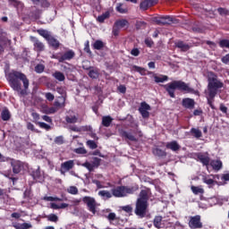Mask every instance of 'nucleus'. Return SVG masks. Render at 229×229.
Here are the masks:
<instances>
[{"label":"nucleus","mask_w":229,"mask_h":229,"mask_svg":"<svg viewBox=\"0 0 229 229\" xmlns=\"http://www.w3.org/2000/svg\"><path fill=\"white\" fill-rule=\"evenodd\" d=\"M119 135L122 139H124V140H131V142H137L138 140L131 132H128L123 129L119 130Z\"/></svg>","instance_id":"obj_15"},{"label":"nucleus","mask_w":229,"mask_h":229,"mask_svg":"<svg viewBox=\"0 0 229 229\" xmlns=\"http://www.w3.org/2000/svg\"><path fill=\"white\" fill-rule=\"evenodd\" d=\"M74 56H76V53L74 52V50L69 49L61 55H54V58H55V60H58L60 64H63V62H71V60H72Z\"/></svg>","instance_id":"obj_7"},{"label":"nucleus","mask_w":229,"mask_h":229,"mask_svg":"<svg viewBox=\"0 0 229 229\" xmlns=\"http://www.w3.org/2000/svg\"><path fill=\"white\" fill-rule=\"evenodd\" d=\"M56 112H58V108L56 107H48L46 110V114H56Z\"/></svg>","instance_id":"obj_61"},{"label":"nucleus","mask_w":229,"mask_h":229,"mask_svg":"<svg viewBox=\"0 0 229 229\" xmlns=\"http://www.w3.org/2000/svg\"><path fill=\"white\" fill-rule=\"evenodd\" d=\"M89 78H92V80H98L99 78V71L98 69H92L89 72Z\"/></svg>","instance_id":"obj_38"},{"label":"nucleus","mask_w":229,"mask_h":229,"mask_svg":"<svg viewBox=\"0 0 229 229\" xmlns=\"http://www.w3.org/2000/svg\"><path fill=\"white\" fill-rule=\"evenodd\" d=\"M148 110H151V106L146 102H141L139 112L141 114L143 119L149 117V112Z\"/></svg>","instance_id":"obj_13"},{"label":"nucleus","mask_w":229,"mask_h":229,"mask_svg":"<svg viewBox=\"0 0 229 229\" xmlns=\"http://www.w3.org/2000/svg\"><path fill=\"white\" fill-rule=\"evenodd\" d=\"M106 218L112 222V221H115L117 220V216L115 215V213H109L107 216H106Z\"/></svg>","instance_id":"obj_55"},{"label":"nucleus","mask_w":229,"mask_h":229,"mask_svg":"<svg viewBox=\"0 0 229 229\" xmlns=\"http://www.w3.org/2000/svg\"><path fill=\"white\" fill-rule=\"evenodd\" d=\"M82 167H86V169H88L89 173H92V171H94V165H92V163L85 162L82 164Z\"/></svg>","instance_id":"obj_44"},{"label":"nucleus","mask_w":229,"mask_h":229,"mask_svg":"<svg viewBox=\"0 0 229 229\" xmlns=\"http://www.w3.org/2000/svg\"><path fill=\"white\" fill-rule=\"evenodd\" d=\"M27 130H30V131H35V133H38V130L35 128V125L31 123V122L27 123Z\"/></svg>","instance_id":"obj_48"},{"label":"nucleus","mask_w":229,"mask_h":229,"mask_svg":"<svg viewBox=\"0 0 229 229\" xmlns=\"http://www.w3.org/2000/svg\"><path fill=\"white\" fill-rule=\"evenodd\" d=\"M23 198L25 199V203H30L33 195L31 194V190L27 189L25 190L24 193H23Z\"/></svg>","instance_id":"obj_29"},{"label":"nucleus","mask_w":229,"mask_h":229,"mask_svg":"<svg viewBox=\"0 0 229 229\" xmlns=\"http://www.w3.org/2000/svg\"><path fill=\"white\" fill-rule=\"evenodd\" d=\"M46 66L42 64H38L35 66V72L38 74H42V72L45 71Z\"/></svg>","instance_id":"obj_41"},{"label":"nucleus","mask_w":229,"mask_h":229,"mask_svg":"<svg viewBox=\"0 0 229 229\" xmlns=\"http://www.w3.org/2000/svg\"><path fill=\"white\" fill-rule=\"evenodd\" d=\"M189 133L195 139H201V137H203V133L201 132V130L197 128H191Z\"/></svg>","instance_id":"obj_21"},{"label":"nucleus","mask_w":229,"mask_h":229,"mask_svg":"<svg viewBox=\"0 0 229 229\" xmlns=\"http://www.w3.org/2000/svg\"><path fill=\"white\" fill-rule=\"evenodd\" d=\"M52 76L57 80V81H65V75L62 72L56 71L52 74Z\"/></svg>","instance_id":"obj_27"},{"label":"nucleus","mask_w":229,"mask_h":229,"mask_svg":"<svg viewBox=\"0 0 229 229\" xmlns=\"http://www.w3.org/2000/svg\"><path fill=\"white\" fill-rule=\"evenodd\" d=\"M191 192H193V194H195L196 196H198V194H203L205 192V190H203V188L201 187H198V186H191Z\"/></svg>","instance_id":"obj_39"},{"label":"nucleus","mask_w":229,"mask_h":229,"mask_svg":"<svg viewBox=\"0 0 229 229\" xmlns=\"http://www.w3.org/2000/svg\"><path fill=\"white\" fill-rule=\"evenodd\" d=\"M156 23L159 26H166L169 24H176L178 23V20L171 17V16H163L156 19Z\"/></svg>","instance_id":"obj_9"},{"label":"nucleus","mask_w":229,"mask_h":229,"mask_svg":"<svg viewBox=\"0 0 229 229\" xmlns=\"http://www.w3.org/2000/svg\"><path fill=\"white\" fill-rule=\"evenodd\" d=\"M54 142L57 144L58 146H62V144L65 143V140H64V136H57L54 140Z\"/></svg>","instance_id":"obj_42"},{"label":"nucleus","mask_w":229,"mask_h":229,"mask_svg":"<svg viewBox=\"0 0 229 229\" xmlns=\"http://www.w3.org/2000/svg\"><path fill=\"white\" fill-rule=\"evenodd\" d=\"M225 84L217 79V75L214 72H210L208 78V89L206 90V97L208 100V105L212 108V110H216V106H214V98L217 96L220 89H223Z\"/></svg>","instance_id":"obj_2"},{"label":"nucleus","mask_w":229,"mask_h":229,"mask_svg":"<svg viewBox=\"0 0 229 229\" xmlns=\"http://www.w3.org/2000/svg\"><path fill=\"white\" fill-rule=\"evenodd\" d=\"M67 191L69 194L76 195L78 194V188L76 186H70Z\"/></svg>","instance_id":"obj_52"},{"label":"nucleus","mask_w":229,"mask_h":229,"mask_svg":"<svg viewBox=\"0 0 229 229\" xmlns=\"http://www.w3.org/2000/svg\"><path fill=\"white\" fill-rule=\"evenodd\" d=\"M165 148L166 149H171V151H178L180 150V144H178V141L174 140L166 143Z\"/></svg>","instance_id":"obj_18"},{"label":"nucleus","mask_w":229,"mask_h":229,"mask_svg":"<svg viewBox=\"0 0 229 229\" xmlns=\"http://www.w3.org/2000/svg\"><path fill=\"white\" fill-rule=\"evenodd\" d=\"M103 47H105V43L102 40L98 39L93 44V48L97 51H101Z\"/></svg>","instance_id":"obj_34"},{"label":"nucleus","mask_w":229,"mask_h":229,"mask_svg":"<svg viewBox=\"0 0 229 229\" xmlns=\"http://www.w3.org/2000/svg\"><path fill=\"white\" fill-rule=\"evenodd\" d=\"M47 41L51 47H54V49H58V47H60V41H58V39L55 38L53 36H51Z\"/></svg>","instance_id":"obj_20"},{"label":"nucleus","mask_w":229,"mask_h":229,"mask_svg":"<svg viewBox=\"0 0 229 229\" xmlns=\"http://www.w3.org/2000/svg\"><path fill=\"white\" fill-rule=\"evenodd\" d=\"M65 121L69 124H74V123H78V116H76V115H67V116H65Z\"/></svg>","instance_id":"obj_36"},{"label":"nucleus","mask_w":229,"mask_h":229,"mask_svg":"<svg viewBox=\"0 0 229 229\" xmlns=\"http://www.w3.org/2000/svg\"><path fill=\"white\" fill-rule=\"evenodd\" d=\"M98 196H100V198H102V199H110V198H112V196H114L112 194V191L110 192L109 191L106 190H102L98 191Z\"/></svg>","instance_id":"obj_22"},{"label":"nucleus","mask_w":229,"mask_h":229,"mask_svg":"<svg viewBox=\"0 0 229 229\" xmlns=\"http://www.w3.org/2000/svg\"><path fill=\"white\" fill-rule=\"evenodd\" d=\"M195 157L203 165H208L210 164V157L208 153H196Z\"/></svg>","instance_id":"obj_14"},{"label":"nucleus","mask_w":229,"mask_h":229,"mask_svg":"<svg viewBox=\"0 0 229 229\" xmlns=\"http://www.w3.org/2000/svg\"><path fill=\"white\" fill-rule=\"evenodd\" d=\"M210 165L215 171H220L223 167V162H221V160H212Z\"/></svg>","instance_id":"obj_24"},{"label":"nucleus","mask_w":229,"mask_h":229,"mask_svg":"<svg viewBox=\"0 0 229 229\" xmlns=\"http://www.w3.org/2000/svg\"><path fill=\"white\" fill-rule=\"evenodd\" d=\"M55 90L58 94H60V96H63V98H65L67 91L64 87H57Z\"/></svg>","instance_id":"obj_45"},{"label":"nucleus","mask_w":229,"mask_h":229,"mask_svg":"<svg viewBox=\"0 0 229 229\" xmlns=\"http://www.w3.org/2000/svg\"><path fill=\"white\" fill-rule=\"evenodd\" d=\"M82 201L87 205L89 212H92V214H96V199L86 196L83 197Z\"/></svg>","instance_id":"obj_10"},{"label":"nucleus","mask_w":229,"mask_h":229,"mask_svg":"<svg viewBox=\"0 0 229 229\" xmlns=\"http://www.w3.org/2000/svg\"><path fill=\"white\" fill-rule=\"evenodd\" d=\"M182 105L184 108L192 110V108H194V105H196V102L192 98H186L182 99Z\"/></svg>","instance_id":"obj_16"},{"label":"nucleus","mask_w":229,"mask_h":229,"mask_svg":"<svg viewBox=\"0 0 229 229\" xmlns=\"http://www.w3.org/2000/svg\"><path fill=\"white\" fill-rule=\"evenodd\" d=\"M40 128H44V130H51V125L44 123V122H39L38 123Z\"/></svg>","instance_id":"obj_60"},{"label":"nucleus","mask_w":229,"mask_h":229,"mask_svg":"<svg viewBox=\"0 0 229 229\" xmlns=\"http://www.w3.org/2000/svg\"><path fill=\"white\" fill-rule=\"evenodd\" d=\"M116 11L119 13H128V9L123 8V4H117Z\"/></svg>","instance_id":"obj_47"},{"label":"nucleus","mask_w":229,"mask_h":229,"mask_svg":"<svg viewBox=\"0 0 229 229\" xmlns=\"http://www.w3.org/2000/svg\"><path fill=\"white\" fill-rule=\"evenodd\" d=\"M112 121H114V118L110 115L103 116L102 117V124L106 127L108 128L110 124H112Z\"/></svg>","instance_id":"obj_26"},{"label":"nucleus","mask_w":229,"mask_h":229,"mask_svg":"<svg viewBox=\"0 0 229 229\" xmlns=\"http://www.w3.org/2000/svg\"><path fill=\"white\" fill-rule=\"evenodd\" d=\"M47 101H54L55 100V95H53L51 92H47L45 95Z\"/></svg>","instance_id":"obj_63"},{"label":"nucleus","mask_w":229,"mask_h":229,"mask_svg":"<svg viewBox=\"0 0 229 229\" xmlns=\"http://www.w3.org/2000/svg\"><path fill=\"white\" fill-rule=\"evenodd\" d=\"M166 92H168L170 98H174V90H181L182 92H186L187 94H198V91L194 89L189 87V84L182 81H174L164 86Z\"/></svg>","instance_id":"obj_4"},{"label":"nucleus","mask_w":229,"mask_h":229,"mask_svg":"<svg viewBox=\"0 0 229 229\" xmlns=\"http://www.w3.org/2000/svg\"><path fill=\"white\" fill-rule=\"evenodd\" d=\"M84 51H85V53H88L89 55H90V53H92V52L90 51V45H89V40H87V41L85 42V44H84Z\"/></svg>","instance_id":"obj_58"},{"label":"nucleus","mask_w":229,"mask_h":229,"mask_svg":"<svg viewBox=\"0 0 229 229\" xmlns=\"http://www.w3.org/2000/svg\"><path fill=\"white\" fill-rule=\"evenodd\" d=\"M140 10L146 11L149 8V4L148 3V0H145L140 4Z\"/></svg>","instance_id":"obj_46"},{"label":"nucleus","mask_w":229,"mask_h":229,"mask_svg":"<svg viewBox=\"0 0 229 229\" xmlns=\"http://www.w3.org/2000/svg\"><path fill=\"white\" fill-rule=\"evenodd\" d=\"M37 33H38V35H40V37H43V38H46L47 40L51 37V32H49V30H46L44 29L38 30Z\"/></svg>","instance_id":"obj_28"},{"label":"nucleus","mask_w":229,"mask_h":229,"mask_svg":"<svg viewBox=\"0 0 229 229\" xmlns=\"http://www.w3.org/2000/svg\"><path fill=\"white\" fill-rule=\"evenodd\" d=\"M220 47H226L229 49V39H222L219 41Z\"/></svg>","instance_id":"obj_49"},{"label":"nucleus","mask_w":229,"mask_h":229,"mask_svg":"<svg viewBox=\"0 0 229 229\" xmlns=\"http://www.w3.org/2000/svg\"><path fill=\"white\" fill-rule=\"evenodd\" d=\"M152 153L153 155H155V157H167V152L158 148H153Z\"/></svg>","instance_id":"obj_25"},{"label":"nucleus","mask_w":229,"mask_h":229,"mask_svg":"<svg viewBox=\"0 0 229 229\" xmlns=\"http://www.w3.org/2000/svg\"><path fill=\"white\" fill-rule=\"evenodd\" d=\"M219 15H229V10L226 8L219 7L217 8Z\"/></svg>","instance_id":"obj_50"},{"label":"nucleus","mask_w":229,"mask_h":229,"mask_svg":"<svg viewBox=\"0 0 229 229\" xmlns=\"http://www.w3.org/2000/svg\"><path fill=\"white\" fill-rule=\"evenodd\" d=\"M167 80H169V77H167L166 75H154V81L156 83H164L165 81H167Z\"/></svg>","instance_id":"obj_33"},{"label":"nucleus","mask_w":229,"mask_h":229,"mask_svg":"<svg viewBox=\"0 0 229 229\" xmlns=\"http://www.w3.org/2000/svg\"><path fill=\"white\" fill-rule=\"evenodd\" d=\"M175 47H178V49H181V51H182L183 53H186V51H189V49H191L192 46H191V44L189 43H185L180 40L175 43Z\"/></svg>","instance_id":"obj_17"},{"label":"nucleus","mask_w":229,"mask_h":229,"mask_svg":"<svg viewBox=\"0 0 229 229\" xmlns=\"http://www.w3.org/2000/svg\"><path fill=\"white\" fill-rule=\"evenodd\" d=\"M149 194H151V190L149 188H144L140 191L139 198L136 200L134 214L139 216L140 219L146 217V214H148Z\"/></svg>","instance_id":"obj_3"},{"label":"nucleus","mask_w":229,"mask_h":229,"mask_svg":"<svg viewBox=\"0 0 229 229\" xmlns=\"http://www.w3.org/2000/svg\"><path fill=\"white\" fill-rule=\"evenodd\" d=\"M32 176L34 180H38L42 176V172H40V166H38V168L34 171H32Z\"/></svg>","instance_id":"obj_40"},{"label":"nucleus","mask_w":229,"mask_h":229,"mask_svg":"<svg viewBox=\"0 0 229 229\" xmlns=\"http://www.w3.org/2000/svg\"><path fill=\"white\" fill-rule=\"evenodd\" d=\"M129 22L126 20H119L114 22V26L116 28H119L120 30L123 28H126V26H129Z\"/></svg>","instance_id":"obj_32"},{"label":"nucleus","mask_w":229,"mask_h":229,"mask_svg":"<svg viewBox=\"0 0 229 229\" xmlns=\"http://www.w3.org/2000/svg\"><path fill=\"white\" fill-rule=\"evenodd\" d=\"M87 146H89V148L90 149H97L98 148V144L96 143V141H94L92 140H89L87 141Z\"/></svg>","instance_id":"obj_43"},{"label":"nucleus","mask_w":229,"mask_h":229,"mask_svg":"<svg viewBox=\"0 0 229 229\" xmlns=\"http://www.w3.org/2000/svg\"><path fill=\"white\" fill-rule=\"evenodd\" d=\"M13 226L15 229H30V228H33V225H31V224H30V223H23V224L15 223V224H13Z\"/></svg>","instance_id":"obj_23"},{"label":"nucleus","mask_w":229,"mask_h":229,"mask_svg":"<svg viewBox=\"0 0 229 229\" xmlns=\"http://www.w3.org/2000/svg\"><path fill=\"white\" fill-rule=\"evenodd\" d=\"M30 40L33 43L34 51L37 53H42V51L46 50V45H44L38 38L31 36Z\"/></svg>","instance_id":"obj_11"},{"label":"nucleus","mask_w":229,"mask_h":229,"mask_svg":"<svg viewBox=\"0 0 229 229\" xmlns=\"http://www.w3.org/2000/svg\"><path fill=\"white\" fill-rule=\"evenodd\" d=\"M74 168V160H68L61 164L60 173L61 174H65L69 173L71 169Z\"/></svg>","instance_id":"obj_12"},{"label":"nucleus","mask_w":229,"mask_h":229,"mask_svg":"<svg viewBox=\"0 0 229 229\" xmlns=\"http://www.w3.org/2000/svg\"><path fill=\"white\" fill-rule=\"evenodd\" d=\"M43 199L45 201H62V199L58 198V197H44Z\"/></svg>","instance_id":"obj_51"},{"label":"nucleus","mask_w":229,"mask_h":229,"mask_svg":"<svg viewBox=\"0 0 229 229\" xmlns=\"http://www.w3.org/2000/svg\"><path fill=\"white\" fill-rule=\"evenodd\" d=\"M131 71H134L135 72H139L140 74H141V76H146V69L140 66L133 65L131 68Z\"/></svg>","instance_id":"obj_37"},{"label":"nucleus","mask_w":229,"mask_h":229,"mask_svg":"<svg viewBox=\"0 0 229 229\" xmlns=\"http://www.w3.org/2000/svg\"><path fill=\"white\" fill-rule=\"evenodd\" d=\"M47 219L49 221H51L52 223H56V221H58V216L55 215V214H51L47 216Z\"/></svg>","instance_id":"obj_56"},{"label":"nucleus","mask_w":229,"mask_h":229,"mask_svg":"<svg viewBox=\"0 0 229 229\" xmlns=\"http://www.w3.org/2000/svg\"><path fill=\"white\" fill-rule=\"evenodd\" d=\"M11 165L14 174H19V173H22V171H27L28 169V163L20 160L12 159Z\"/></svg>","instance_id":"obj_6"},{"label":"nucleus","mask_w":229,"mask_h":229,"mask_svg":"<svg viewBox=\"0 0 229 229\" xmlns=\"http://www.w3.org/2000/svg\"><path fill=\"white\" fill-rule=\"evenodd\" d=\"M69 207V204L67 203H62L61 205H58L56 203H51L50 208L54 210H60V208H67Z\"/></svg>","instance_id":"obj_35"},{"label":"nucleus","mask_w":229,"mask_h":229,"mask_svg":"<svg viewBox=\"0 0 229 229\" xmlns=\"http://www.w3.org/2000/svg\"><path fill=\"white\" fill-rule=\"evenodd\" d=\"M7 81L11 89L15 90V92H20L21 96L24 95V90H28V89H30V80L26 74L22 73V72L13 70L8 73ZM21 81H22L24 90H22V84Z\"/></svg>","instance_id":"obj_1"},{"label":"nucleus","mask_w":229,"mask_h":229,"mask_svg":"<svg viewBox=\"0 0 229 229\" xmlns=\"http://www.w3.org/2000/svg\"><path fill=\"white\" fill-rule=\"evenodd\" d=\"M108 19V13H104L100 16L98 17L97 21H98V22H105V20Z\"/></svg>","instance_id":"obj_57"},{"label":"nucleus","mask_w":229,"mask_h":229,"mask_svg":"<svg viewBox=\"0 0 229 229\" xmlns=\"http://www.w3.org/2000/svg\"><path fill=\"white\" fill-rule=\"evenodd\" d=\"M74 152L77 153V155H86L87 149H85V148H75Z\"/></svg>","instance_id":"obj_54"},{"label":"nucleus","mask_w":229,"mask_h":229,"mask_svg":"<svg viewBox=\"0 0 229 229\" xmlns=\"http://www.w3.org/2000/svg\"><path fill=\"white\" fill-rule=\"evenodd\" d=\"M154 226L157 229L164 228V224H162V216H155Z\"/></svg>","instance_id":"obj_30"},{"label":"nucleus","mask_w":229,"mask_h":229,"mask_svg":"<svg viewBox=\"0 0 229 229\" xmlns=\"http://www.w3.org/2000/svg\"><path fill=\"white\" fill-rule=\"evenodd\" d=\"M8 3L14 7H17L21 4V2L19 0H8Z\"/></svg>","instance_id":"obj_62"},{"label":"nucleus","mask_w":229,"mask_h":229,"mask_svg":"<svg viewBox=\"0 0 229 229\" xmlns=\"http://www.w3.org/2000/svg\"><path fill=\"white\" fill-rule=\"evenodd\" d=\"M2 121H10L12 114H10V110L3 109L1 113Z\"/></svg>","instance_id":"obj_31"},{"label":"nucleus","mask_w":229,"mask_h":229,"mask_svg":"<svg viewBox=\"0 0 229 229\" xmlns=\"http://www.w3.org/2000/svg\"><path fill=\"white\" fill-rule=\"evenodd\" d=\"M139 190V185L134 186H115L111 192L114 198H126L128 194H133Z\"/></svg>","instance_id":"obj_5"},{"label":"nucleus","mask_w":229,"mask_h":229,"mask_svg":"<svg viewBox=\"0 0 229 229\" xmlns=\"http://www.w3.org/2000/svg\"><path fill=\"white\" fill-rule=\"evenodd\" d=\"M221 62H222L223 64H229V54H227V55H225V56H223V57L221 58Z\"/></svg>","instance_id":"obj_64"},{"label":"nucleus","mask_w":229,"mask_h":229,"mask_svg":"<svg viewBox=\"0 0 229 229\" xmlns=\"http://www.w3.org/2000/svg\"><path fill=\"white\" fill-rule=\"evenodd\" d=\"M189 226L191 229L203 228V223H201V216L196 215L190 217Z\"/></svg>","instance_id":"obj_8"},{"label":"nucleus","mask_w":229,"mask_h":229,"mask_svg":"<svg viewBox=\"0 0 229 229\" xmlns=\"http://www.w3.org/2000/svg\"><path fill=\"white\" fill-rule=\"evenodd\" d=\"M100 164H101V159L99 157H94L93 162L91 163L94 168L99 167Z\"/></svg>","instance_id":"obj_53"},{"label":"nucleus","mask_w":229,"mask_h":229,"mask_svg":"<svg viewBox=\"0 0 229 229\" xmlns=\"http://www.w3.org/2000/svg\"><path fill=\"white\" fill-rule=\"evenodd\" d=\"M122 210H123L124 212H127V214H131V212H133V208H131V206L128 205V206L123 207Z\"/></svg>","instance_id":"obj_59"},{"label":"nucleus","mask_w":229,"mask_h":229,"mask_svg":"<svg viewBox=\"0 0 229 229\" xmlns=\"http://www.w3.org/2000/svg\"><path fill=\"white\" fill-rule=\"evenodd\" d=\"M54 106L55 108H57V110L58 108H64V106H65V97H58L57 100L54 103Z\"/></svg>","instance_id":"obj_19"}]
</instances>
